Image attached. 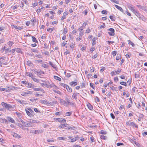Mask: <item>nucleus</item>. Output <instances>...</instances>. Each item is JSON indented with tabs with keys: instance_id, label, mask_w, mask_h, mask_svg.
Segmentation results:
<instances>
[{
	"instance_id": "18",
	"label": "nucleus",
	"mask_w": 147,
	"mask_h": 147,
	"mask_svg": "<svg viewBox=\"0 0 147 147\" xmlns=\"http://www.w3.org/2000/svg\"><path fill=\"white\" fill-rule=\"evenodd\" d=\"M0 90L1 91H4L5 92L9 91V90L8 88H5L0 87Z\"/></svg>"
},
{
	"instance_id": "59",
	"label": "nucleus",
	"mask_w": 147,
	"mask_h": 147,
	"mask_svg": "<svg viewBox=\"0 0 147 147\" xmlns=\"http://www.w3.org/2000/svg\"><path fill=\"white\" fill-rule=\"evenodd\" d=\"M101 134H106L107 132L104 130H101L100 131Z\"/></svg>"
},
{
	"instance_id": "13",
	"label": "nucleus",
	"mask_w": 147,
	"mask_h": 147,
	"mask_svg": "<svg viewBox=\"0 0 147 147\" xmlns=\"http://www.w3.org/2000/svg\"><path fill=\"white\" fill-rule=\"evenodd\" d=\"M77 84V82H71L69 83V84L72 86H75Z\"/></svg>"
},
{
	"instance_id": "4",
	"label": "nucleus",
	"mask_w": 147,
	"mask_h": 147,
	"mask_svg": "<svg viewBox=\"0 0 147 147\" xmlns=\"http://www.w3.org/2000/svg\"><path fill=\"white\" fill-rule=\"evenodd\" d=\"M129 9L133 13L136 10L135 7L132 5L128 4V5Z\"/></svg>"
},
{
	"instance_id": "49",
	"label": "nucleus",
	"mask_w": 147,
	"mask_h": 147,
	"mask_svg": "<svg viewBox=\"0 0 147 147\" xmlns=\"http://www.w3.org/2000/svg\"><path fill=\"white\" fill-rule=\"evenodd\" d=\"M35 120L33 119H30L29 121H28L29 123H34Z\"/></svg>"
},
{
	"instance_id": "15",
	"label": "nucleus",
	"mask_w": 147,
	"mask_h": 147,
	"mask_svg": "<svg viewBox=\"0 0 147 147\" xmlns=\"http://www.w3.org/2000/svg\"><path fill=\"white\" fill-rule=\"evenodd\" d=\"M78 136H76V137L74 138H73L71 140V142H74L76 141L78 139Z\"/></svg>"
},
{
	"instance_id": "19",
	"label": "nucleus",
	"mask_w": 147,
	"mask_h": 147,
	"mask_svg": "<svg viewBox=\"0 0 147 147\" xmlns=\"http://www.w3.org/2000/svg\"><path fill=\"white\" fill-rule=\"evenodd\" d=\"M11 26L12 28H14L16 29H17L20 30H21L22 29V28L21 27H18L17 26L14 25H11Z\"/></svg>"
},
{
	"instance_id": "1",
	"label": "nucleus",
	"mask_w": 147,
	"mask_h": 147,
	"mask_svg": "<svg viewBox=\"0 0 147 147\" xmlns=\"http://www.w3.org/2000/svg\"><path fill=\"white\" fill-rule=\"evenodd\" d=\"M1 105L3 107H5V108L9 110H11L12 108H13L14 107V106H12L11 105L6 103L4 102H2L1 103Z\"/></svg>"
},
{
	"instance_id": "20",
	"label": "nucleus",
	"mask_w": 147,
	"mask_h": 147,
	"mask_svg": "<svg viewBox=\"0 0 147 147\" xmlns=\"http://www.w3.org/2000/svg\"><path fill=\"white\" fill-rule=\"evenodd\" d=\"M59 84L61 86L65 88H67V87H68V85L62 83H60Z\"/></svg>"
},
{
	"instance_id": "22",
	"label": "nucleus",
	"mask_w": 147,
	"mask_h": 147,
	"mask_svg": "<svg viewBox=\"0 0 147 147\" xmlns=\"http://www.w3.org/2000/svg\"><path fill=\"white\" fill-rule=\"evenodd\" d=\"M26 112L27 115L31 117L32 116V115L31 112H30L27 109H26Z\"/></svg>"
},
{
	"instance_id": "64",
	"label": "nucleus",
	"mask_w": 147,
	"mask_h": 147,
	"mask_svg": "<svg viewBox=\"0 0 147 147\" xmlns=\"http://www.w3.org/2000/svg\"><path fill=\"white\" fill-rule=\"evenodd\" d=\"M67 32V28H64L63 30V32L64 34H65Z\"/></svg>"
},
{
	"instance_id": "55",
	"label": "nucleus",
	"mask_w": 147,
	"mask_h": 147,
	"mask_svg": "<svg viewBox=\"0 0 147 147\" xmlns=\"http://www.w3.org/2000/svg\"><path fill=\"white\" fill-rule=\"evenodd\" d=\"M117 54V51H113L112 53V55L114 56H115Z\"/></svg>"
},
{
	"instance_id": "11",
	"label": "nucleus",
	"mask_w": 147,
	"mask_h": 147,
	"mask_svg": "<svg viewBox=\"0 0 147 147\" xmlns=\"http://www.w3.org/2000/svg\"><path fill=\"white\" fill-rule=\"evenodd\" d=\"M79 94V93H77L75 92L73 93L72 97L73 99H74L75 100H76L77 99V96Z\"/></svg>"
},
{
	"instance_id": "27",
	"label": "nucleus",
	"mask_w": 147,
	"mask_h": 147,
	"mask_svg": "<svg viewBox=\"0 0 147 147\" xmlns=\"http://www.w3.org/2000/svg\"><path fill=\"white\" fill-rule=\"evenodd\" d=\"M68 87H67V88H65L67 90V91L69 92H72V89L70 87H69L68 86Z\"/></svg>"
},
{
	"instance_id": "14",
	"label": "nucleus",
	"mask_w": 147,
	"mask_h": 147,
	"mask_svg": "<svg viewBox=\"0 0 147 147\" xmlns=\"http://www.w3.org/2000/svg\"><path fill=\"white\" fill-rule=\"evenodd\" d=\"M17 101L20 103L22 105H24L26 103H25V102L23 100H20L19 99L17 100Z\"/></svg>"
},
{
	"instance_id": "25",
	"label": "nucleus",
	"mask_w": 147,
	"mask_h": 147,
	"mask_svg": "<svg viewBox=\"0 0 147 147\" xmlns=\"http://www.w3.org/2000/svg\"><path fill=\"white\" fill-rule=\"evenodd\" d=\"M26 75H27L28 76H29L30 77H31L32 78V77H33V75L32 73H30V72H26Z\"/></svg>"
},
{
	"instance_id": "12",
	"label": "nucleus",
	"mask_w": 147,
	"mask_h": 147,
	"mask_svg": "<svg viewBox=\"0 0 147 147\" xmlns=\"http://www.w3.org/2000/svg\"><path fill=\"white\" fill-rule=\"evenodd\" d=\"M0 122L3 123H8L7 121L5 119L0 118Z\"/></svg>"
},
{
	"instance_id": "42",
	"label": "nucleus",
	"mask_w": 147,
	"mask_h": 147,
	"mask_svg": "<svg viewBox=\"0 0 147 147\" xmlns=\"http://www.w3.org/2000/svg\"><path fill=\"white\" fill-rule=\"evenodd\" d=\"M45 73L44 71H41L40 70L38 71V75H41L42 74H44Z\"/></svg>"
},
{
	"instance_id": "51",
	"label": "nucleus",
	"mask_w": 147,
	"mask_h": 147,
	"mask_svg": "<svg viewBox=\"0 0 147 147\" xmlns=\"http://www.w3.org/2000/svg\"><path fill=\"white\" fill-rule=\"evenodd\" d=\"M98 56V54L97 53H96V54L94 55L92 57V58L93 59H95Z\"/></svg>"
},
{
	"instance_id": "24",
	"label": "nucleus",
	"mask_w": 147,
	"mask_h": 147,
	"mask_svg": "<svg viewBox=\"0 0 147 147\" xmlns=\"http://www.w3.org/2000/svg\"><path fill=\"white\" fill-rule=\"evenodd\" d=\"M121 71L122 69H121L119 68L117 71H115V73L116 74H118L121 72Z\"/></svg>"
},
{
	"instance_id": "23",
	"label": "nucleus",
	"mask_w": 147,
	"mask_h": 147,
	"mask_svg": "<svg viewBox=\"0 0 147 147\" xmlns=\"http://www.w3.org/2000/svg\"><path fill=\"white\" fill-rule=\"evenodd\" d=\"M17 125L19 127L22 128L23 130L25 129H24V125H22L21 124L19 123H18Z\"/></svg>"
},
{
	"instance_id": "58",
	"label": "nucleus",
	"mask_w": 147,
	"mask_h": 147,
	"mask_svg": "<svg viewBox=\"0 0 147 147\" xmlns=\"http://www.w3.org/2000/svg\"><path fill=\"white\" fill-rule=\"evenodd\" d=\"M106 136L103 135H101L100 136V138L101 139H103L104 140H105L106 139Z\"/></svg>"
},
{
	"instance_id": "7",
	"label": "nucleus",
	"mask_w": 147,
	"mask_h": 147,
	"mask_svg": "<svg viewBox=\"0 0 147 147\" xmlns=\"http://www.w3.org/2000/svg\"><path fill=\"white\" fill-rule=\"evenodd\" d=\"M75 42L74 41H72L69 45V46L70 48L73 50V49L75 47Z\"/></svg>"
},
{
	"instance_id": "17",
	"label": "nucleus",
	"mask_w": 147,
	"mask_h": 147,
	"mask_svg": "<svg viewBox=\"0 0 147 147\" xmlns=\"http://www.w3.org/2000/svg\"><path fill=\"white\" fill-rule=\"evenodd\" d=\"M60 102L61 104L65 106H66V102L64 100L61 99L60 100Z\"/></svg>"
},
{
	"instance_id": "61",
	"label": "nucleus",
	"mask_w": 147,
	"mask_h": 147,
	"mask_svg": "<svg viewBox=\"0 0 147 147\" xmlns=\"http://www.w3.org/2000/svg\"><path fill=\"white\" fill-rule=\"evenodd\" d=\"M12 135H13V136L14 137H17L18 136V134H17L16 133H15L14 132H13Z\"/></svg>"
},
{
	"instance_id": "8",
	"label": "nucleus",
	"mask_w": 147,
	"mask_h": 147,
	"mask_svg": "<svg viewBox=\"0 0 147 147\" xmlns=\"http://www.w3.org/2000/svg\"><path fill=\"white\" fill-rule=\"evenodd\" d=\"M83 34H84L82 32H80L79 36L76 38V41H78L81 40V38Z\"/></svg>"
},
{
	"instance_id": "35",
	"label": "nucleus",
	"mask_w": 147,
	"mask_h": 147,
	"mask_svg": "<svg viewBox=\"0 0 147 147\" xmlns=\"http://www.w3.org/2000/svg\"><path fill=\"white\" fill-rule=\"evenodd\" d=\"M59 128H64L66 127V126L65 125V124H63L59 125Z\"/></svg>"
},
{
	"instance_id": "44",
	"label": "nucleus",
	"mask_w": 147,
	"mask_h": 147,
	"mask_svg": "<svg viewBox=\"0 0 147 147\" xmlns=\"http://www.w3.org/2000/svg\"><path fill=\"white\" fill-rule=\"evenodd\" d=\"M131 55L130 53L127 54L125 56L127 58H129L131 56Z\"/></svg>"
},
{
	"instance_id": "10",
	"label": "nucleus",
	"mask_w": 147,
	"mask_h": 147,
	"mask_svg": "<svg viewBox=\"0 0 147 147\" xmlns=\"http://www.w3.org/2000/svg\"><path fill=\"white\" fill-rule=\"evenodd\" d=\"M6 118L10 122L13 123H15V121L11 117H7Z\"/></svg>"
},
{
	"instance_id": "37",
	"label": "nucleus",
	"mask_w": 147,
	"mask_h": 147,
	"mask_svg": "<svg viewBox=\"0 0 147 147\" xmlns=\"http://www.w3.org/2000/svg\"><path fill=\"white\" fill-rule=\"evenodd\" d=\"M42 66L43 67L47 68L48 67L49 65L48 64H43L42 65Z\"/></svg>"
},
{
	"instance_id": "57",
	"label": "nucleus",
	"mask_w": 147,
	"mask_h": 147,
	"mask_svg": "<svg viewBox=\"0 0 147 147\" xmlns=\"http://www.w3.org/2000/svg\"><path fill=\"white\" fill-rule=\"evenodd\" d=\"M49 64L51 65V66L53 67H55V65L54 64H53V63L51 62V61H49Z\"/></svg>"
},
{
	"instance_id": "54",
	"label": "nucleus",
	"mask_w": 147,
	"mask_h": 147,
	"mask_svg": "<svg viewBox=\"0 0 147 147\" xmlns=\"http://www.w3.org/2000/svg\"><path fill=\"white\" fill-rule=\"evenodd\" d=\"M67 128H68V129H71L74 130L75 128V127H74L68 126V127H67Z\"/></svg>"
},
{
	"instance_id": "2",
	"label": "nucleus",
	"mask_w": 147,
	"mask_h": 147,
	"mask_svg": "<svg viewBox=\"0 0 147 147\" xmlns=\"http://www.w3.org/2000/svg\"><path fill=\"white\" fill-rule=\"evenodd\" d=\"M108 31L110 32H108V33L111 36H113L115 35V30L113 28H110L108 29Z\"/></svg>"
},
{
	"instance_id": "47",
	"label": "nucleus",
	"mask_w": 147,
	"mask_h": 147,
	"mask_svg": "<svg viewBox=\"0 0 147 147\" xmlns=\"http://www.w3.org/2000/svg\"><path fill=\"white\" fill-rule=\"evenodd\" d=\"M27 65L30 66H32V62L29 61H27Z\"/></svg>"
},
{
	"instance_id": "60",
	"label": "nucleus",
	"mask_w": 147,
	"mask_h": 147,
	"mask_svg": "<svg viewBox=\"0 0 147 147\" xmlns=\"http://www.w3.org/2000/svg\"><path fill=\"white\" fill-rule=\"evenodd\" d=\"M27 110H28L31 113H33L34 112L32 110L31 108H28Z\"/></svg>"
},
{
	"instance_id": "46",
	"label": "nucleus",
	"mask_w": 147,
	"mask_h": 147,
	"mask_svg": "<svg viewBox=\"0 0 147 147\" xmlns=\"http://www.w3.org/2000/svg\"><path fill=\"white\" fill-rule=\"evenodd\" d=\"M87 106H88V108L90 110H92L93 109L92 106V105H90V104L88 105Z\"/></svg>"
},
{
	"instance_id": "39",
	"label": "nucleus",
	"mask_w": 147,
	"mask_h": 147,
	"mask_svg": "<svg viewBox=\"0 0 147 147\" xmlns=\"http://www.w3.org/2000/svg\"><path fill=\"white\" fill-rule=\"evenodd\" d=\"M120 84L121 85L125 86H127V83L124 82H121L120 83Z\"/></svg>"
},
{
	"instance_id": "6",
	"label": "nucleus",
	"mask_w": 147,
	"mask_h": 147,
	"mask_svg": "<svg viewBox=\"0 0 147 147\" xmlns=\"http://www.w3.org/2000/svg\"><path fill=\"white\" fill-rule=\"evenodd\" d=\"M137 6L147 12V7L146 6H142L140 5H137Z\"/></svg>"
},
{
	"instance_id": "62",
	"label": "nucleus",
	"mask_w": 147,
	"mask_h": 147,
	"mask_svg": "<svg viewBox=\"0 0 147 147\" xmlns=\"http://www.w3.org/2000/svg\"><path fill=\"white\" fill-rule=\"evenodd\" d=\"M35 57H36L42 58V55H36Z\"/></svg>"
},
{
	"instance_id": "31",
	"label": "nucleus",
	"mask_w": 147,
	"mask_h": 147,
	"mask_svg": "<svg viewBox=\"0 0 147 147\" xmlns=\"http://www.w3.org/2000/svg\"><path fill=\"white\" fill-rule=\"evenodd\" d=\"M121 58V55L120 54H117L116 57V59L117 60H119Z\"/></svg>"
},
{
	"instance_id": "16",
	"label": "nucleus",
	"mask_w": 147,
	"mask_h": 147,
	"mask_svg": "<svg viewBox=\"0 0 147 147\" xmlns=\"http://www.w3.org/2000/svg\"><path fill=\"white\" fill-rule=\"evenodd\" d=\"M115 6L117 9L119 10L120 11L123 12V10L121 7L116 5H115Z\"/></svg>"
},
{
	"instance_id": "52",
	"label": "nucleus",
	"mask_w": 147,
	"mask_h": 147,
	"mask_svg": "<svg viewBox=\"0 0 147 147\" xmlns=\"http://www.w3.org/2000/svg\"><path fill=\"white\" fill-rule=\"evenodd\" d=\"M101 13L102 14H107V11L106 10H102L101 11Z\"/></svg>"
},
{
	"instance_id": "56",
	"label": "nucleus",
	"mask_w": 147,
	"mask_h": 147,
	"mask_svg": "<svg viewBox=\"0 0 147 147\" xmlns=\"http://www.w3.org/2000/svg\"><path fill=\"white\" fill-rule=\"evenodd\" d=\"M15 51H16V49H12L10 51H9V52H11L13 54V55H14L15 54V53L14 54V53L15 52Z\"/></svg>"
},
{
	"instance_id": "45",
	"label": "nucleus",
	"mask_w": 147,
	"mask_h": 147,
	"mask_svg": "<svg viewBox=\"0 0 147 147\" xmlns=\"http://www.w3.org/2000/svg\"><path fill=\"white\" fill-rule=\"evenodd\" d=\"M55 28L54 27L52 28H49L47 30V31H49L50 30H51V31L50 32H51L52 31L55 30Z\"/></svg>"
},
{
	"instance_id": "63",
	"label": "nucleus",
	"mask_w": 147,
	"mask_h": 147,
	"mask_svg": "<svg viewBox=\"0 0 147 147\" xmlns=\"http://www.w3.org/2000/svg\"><path fill=\"white\" fill-rule=\"evenodd\" d=\"M95 50V48L94 47H93L91 48L90 51L91 52V53H92Z\"/></svg>"
},
{
	"instance_id": "48",
	"label": "nucleus",
	"mask_w": 147,
	"mask_h": 147,
	"mask_svg": "<svg viewBox=\"0 0 147 147\" xmlns=\"http://www.w3.org/2000/svg\"><path fill=\"white\" fill-rule=\"evenodd\" d=\"M66 42L67 41H63V43L61 44V46L64 47L67 44V43H66Z\"/></svg>"
},
{
	"instance_id": "3",
	"label": "nucleus",
	"mask_w": 147,
	"mask_h": 147,
	"mask_svg": "<svg viewBox=\"0 0 147 147\" xmlns=\"http://www.w3.org/2000/svg\"><path fill=\"white\" fill-rule=\"evenodd\" d=\"M43 132V130L42 129L37 130H31L30 131V132L32 133L40 134L42 133Z\"/></svg>"
},
{
	"instance_id": "32",
	"label": "nucleus",
	"mask_w": 147,
	"mask_h": 147,
	"mask_svg": "<svg viewBox=\"0 0 147 147\" xmlns=\"http://www.w3.org/2000/svg\"><path fill=\"white\" fill-rule=\"evenodd\" d=\"M32 40L33 42H37V40L36 38L33 36H32Z\"/></svg>"
},
{
	"instance_id": "9",
	"label": "nucleus",
	"mask_w": 147,
	"mask_h": 147,
	"mask_svg": "<svg viewBox=\"0 0 147 147\" xmlns=\"http://www.w3.org/2000/svg\"><path fill=\"white\" fill-rule=\"evenodd\" d=\"M33 90L35 91H40L43 93L44 92V90L41 88H33Z\"/></svg>"
},
{
	"instance_id": "29",
	"label": "nucleus",
	"mask_w": 147,
	"mask_h": 147,
	"mask_svg": "<svg viewBox=\"0 0 147 147\" xmlns=\"http://www.w3.org/2000/svg\"><path fill=\"white\" fill-rule=\"evenodd\" d=\"M54 78L55 79L59 80V81H61V79L59 78V77L57 76H54Z\"/></svg>"
},
{
	"instance_id": "26",
	"label": "nucleus",
	"mask_w": 147,
	"mask_h": 147,
	"mask_svg": "<svg viewBox=\"0 0 147 147\" xmlns=\"http://www.w3.org/2000/svg\"><path fill=\"white\" fill-rule=\"evenodd\" d=\"M127 42H128V44L129 45H131L132 47H134L135 46V45L130 40H127Z\"/></svg>"
},
{
	"instance_id": "40",
	"label": "nucleus",
	"mask_w": 147,
	"mask_h": 147,
	"mask_svg": "<svg viewBox=\"0 0 147 147\" xmlns=\"http://www.w3.org/2000/svg\"><path fill=\"white\" fill-rule=\"evenodd\" d=\"M111 1L115 3L119 4V1L117 0H110Z\"/></svg>"
},
{
	"instance_id": "53",
	"label": "nucleus",
	"mask_w": 147,
	"mask_h": 147,
	"mask_svg": "<svg viewBox=\"0 0 147 147\" xmlns=\"http://www.w3.org/2000/svg\"><path fill=\"white\" fill-rule=\"evenodd\" d=\"M84 28L83 26H81L78 28V30L80 32H82L81 31Z\"/></svg>"
},
{
	"instance_id": "21",
	"label": "nucleus",
	"mask_w": 147,
	"mask_h": 147,
	"mask_svg": "<svg viewBox=\"0 0 147 147\" xmlns=\"http://www.w3.org/2000/svg\"><path fill=\"white\" fill-rule=\"evenodd\" d=\"M134 76L135 78H140V76L139 75V73L137 72V73H135Z\"/></svg>"
},
{
	"instance_id": "36",
	"label": "nucleus",
	"mask_w": 147,
	"mask_h": 147,
	"mask_svg": "<svg viewBox=\"0 0 147 147\" xmlns=\"http://www.w3.org/2000/svg\"><path fill=\"white\" fill-rule=\"evenodd\" d=\"M16 51L19 53H22V51L20 49L17 48L16 49Z\"/></svg>"
},
{
	"instance_id": "5",
	"label": "nucleus",
	"mask_w": 147,
	"mask_h": 147,
	"mask_svg": "<svg viewBox=\"0 0 147 147\" xmlns=\"http://www.w3.org/2000/svg\"><path fill=\"white\" fill-rule=\"evenodd\" d=\"M133 13L139 18H142V16L139 13L138 11L136 10Z\"/></svg>"
},
{
	"instance_id": "50",
	"label": "nucleus",
	"mask_w": 147,
	"mask_h": 147,
	"mask_svg": "<svg viewBox=\"0 0 147 147\" xmlns=\"http://www.w3.org/2000/svg\"><path fill=\"white\" fill-rule=\"evenodd\" d=\"M94 84L90 83V87H91L93 89H95V87H94Z\"/></svg>"
},
{
	"instance_id": "41",
	"label": "nucleus",
	"mask_w": 147,
	"mask_h": 147,
	"mask_svg": "<svg viewBox=\"0 0 147 147\" xmlns=\"http://www.w3.org/2000/svg\"><path fill=\"white\" fill-rule=\"evenodd\" d=\"M71 112H67L65 114V115L66 116H70L71 115Z\"/></svg>"
},
{
	"instance_id": "38",
	"label": "nucleus",
	"mask_w": 147,
	"mask_h": 147,
	"mask_svg": "<svg viewBox=\"0 0 147 147\" xmlns=\"http://www.w3.org/2000/svg\"><path fill=\"white\" fill-rule=\"evenodd\" d=\"M25 124L24 125L26 127H30L31 126V125L30 123H27L25 122Z\"/></svg>"
},
{
	"instance_id": "28",
	"label": "nucleus",
	"mask_w": 147,
	"mask_h": 147,
	"mask_svg": "<svg viewBox=\"0 0 147 147\" xmlns=\"http://www.w3.org/2000/svg\"><path fill=\"white\" fill-rule=\"evenodd\" d=\"M97 38H96L95 37H94L92 39V45L93 46L94 45L96 44L95 43V41L97 39Z\"/></svg>"
},
{
	"instance_id": "33",
	"label": "nucleus",
	"mask_w": 147,
	"mask_h": 147,
	"mask_svg": "<svg viewBox=\"0 0 147 147\" xmlns=\"http://www.w3.org/2000/svg\"><path fill=\"white\" fill-rule=\"evenodd\" d=\"M126 124H127V125H129L130 126H133V124H134V122H127Z\"/></svg>"
},
{
	"instance_id": "30",
	"label": "nucleus",
	"mask_w": 147,
	"mask_h": 147,
	"mask_svg": "<svg viewBox=\"0 0 147 147\" xmlns=\"http://www.w3.org/2000/svg\"><path fill=\"white\" fill-rule=\"evenodd\" d=\"M109 18L110 19L112 20V21H115V17H114L113 16H109Z\"/></svg>"
},
{
	"instance_id": "34",
	"label": "nucleus",
	"mask_w": 147,
	"mask_h": 147,
	"mask_svg": "<svg viewBox=\"0 0 147 147\" xmlns=\"http://www.w3.org/2000/svg\"><path fill=\"white\" fill-rule=\"evenodd\" d=\"M32 78L34 82H39V80L38 79L35 78H34L33 77H32Z\"/></svg>"
},
{
	"instance_id": "43",
	"label": "nucleus",
	"mask_w": 147,
	"mask_h": 147,
	"mask_svg": "<svg viewBox=\"0 0 147 147\" xmlns=\"http://www.w3.org/2000/svg\"><path fill=\"white\" fill-rule=\"evenodd\" d=\"M66 51L64 53L65 55H67V54L70 53V52L68 49H66Z\"/></svg>"
}]
</instances>
